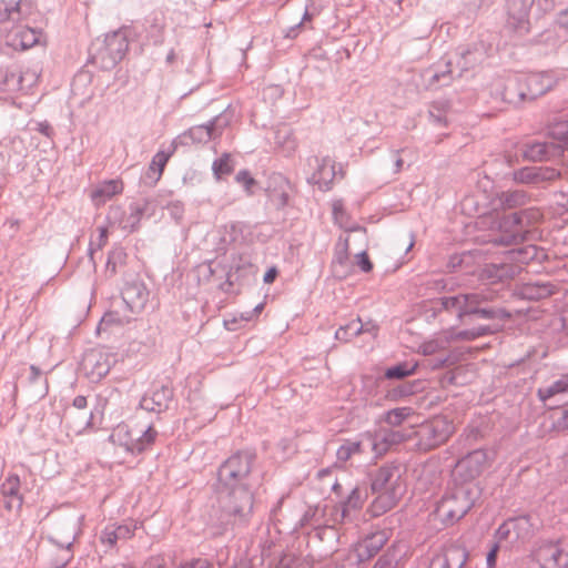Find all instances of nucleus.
Segmentation results:
<instances>
[{
	"label": "nucleus",
	"instance_id": "obj_21",
	"mask_svg": "<svg viewBox=\"0 0 568 568\" xmlns=\"http://www.w3.org/2000/svg\"><path fill=\"white\" fill-rule=\"evenodd\" d=\"M457 69L452 60H443L425 71L429 87H446L457 79Z\"/></svg>",
	"mask_w": 568,
	"mask_h": 568
},
{
	"label": "nucleus",
	"instance_id": "obj_7",
	"mask_svg": "<svg viewBox=\"0 0 568 568\" xmlns=\"http://www.w3.org/2000/svg\"><path fill=\"white\" fill-rule=\"evenodd\" d=\"M496 297L497 291L493 288H484L478 292L469 293V301L465 308V317L477 316L485 320L508 318L509 313L507 311L488 305V303Z\"/></svg>",
	"mask_w": 568,
	"mask_h": 568
},
{
	"label": "nucleus",
	"instance_id": "obj_26",
	"mask_svg": "<svg viewBox=\"0 0 568 568\" xmlns=\"http://www.w3.org/2000/svg\"><path fill=\"white\" fill-rule=\"evenodd\" d=\"M214 140L212 129L206 124L195 125L179 134L173 141L171 146L178 149L179 146H189L193 144L207 143Z\"/></svg>",
	"mask_w": 568,
	"mask_h": 568
},
{
	"label": "nucleus",
	"instance_id": "obj_6",
	"mask_svg": "<svg viewBox=\"0 0 568 568\" xmlns=\"http://www.w3.org/2000/svg\"><path fill=\"white\" fill-rule=\"evenodd\" d=\"M22 12L23 16L20 20L0 26V36H3L4 44L16 51L32 48L40 42L41 38L39 30L19 23L27 16L23 8Z\"/></svg>",
	"mask_w": 568,
	"mask_h": 568
},
{
	"label": "nucleus",
	"instance_id": "obj_2",
	"mask_svg": "<svg viewBox=\"0 0 568 568\" xmlns=\"http://www.w3.org/2000/svg\"><path fill=\"white\" fill-rule=\"evenodd\" d=\"M371 489L376 495L373 508L378 513L392 509L406 491L399 465L386 464L372 477Z\"/></svg>",
	"mask_w": 568,
	"mask_h": 568
},
{
	"label": "nucleus",
	"instance_id": "obj_1",
	"mask_svg": "<svg viewBox=\"0 0 568 568\" xmlns=\"http://www.w3.org/2000/svg\"><path fill=\"white\" fill-rule=\"evenodd\" d=\"M254 458L252 452L239 450L219 467V487L221 493L225 494L222 508L229 520L217 534L225 531L230 524L244 527L251 520L254 505L251 468Z\"/></svg>",
	"mask_w": 568,
	"mask_h": 568
},
{
	"label": "nucleus",
	"instance_id": "obj_44",
	"mask_svg": "<svg viewBox=\"0 0 568 568\" xmlns=\"http://www.w3.org/2000/svg\"><path fill=\"white\" fill-rule=\"evenodd\" d=\"M548 135L559 143L556 146H559L560 151L562 146H568V119L551 123L548 128Z\"/></svg>",
	"mask_w": 568,
	"mask_h": 568
},
{
	"label": "nucleus",
	"instance_id": "obj_19",
	"mask_svg": "<svg viewBox=\"0 0 568 568\" xmlns=\"http://www.w3.org/2000/svg\"><path fill=\"white\" fill-rule=\"evenodd\" d=\"M405 439L403 433L390 428H381L374 434L366 435L367 446L376 456H382L392 446L400 444Z\"/></svg>",
	"mask_w": 568,
	"mask_h": 568
},
{
	"label": "nucleus",
	"instance_id": "obj_14",
	"mask_svg": "<svg viewBox=\"0 0 568 568\" xmlns=\"http://www.w3.org/2000/svg\"><path fill=\"white\" fill-rule=\"evenodd\" d=\"M149 296L146 285L140 280L128 282L121 291L122 302L132 315L140 314L144 310Z\"/></svg>",
	"mask_w": 568,
	"mask_h": 568
},
{
	"label": "nucleus",
	"instance_id": "obj_49",
	"mask_svg": "<svg viewBox=\"0 0 568 568\" xmlns=\"http://www.w3.org/2000/svg\"><path fill=\"white\" fill-rule=\"evenodd\" d=\"M231 121L232 114L225 110L207 122L209 128L212 129L214 140L221 136L223 130L230 125Z\"/></svg>",
	"mask_w": 568,
	"mask_h": 568
},
{
	"label": "nucleus",
	"instance_id": "obj_31",
	"mask_svg": "<svg viewBox=\"0 0 568 568\" xmlns=\"http://www.w3.org/2000/svg\"><path fill=\"white\" fill-rule=\"evenodd\" d=\"M546 257V253L542 248L536 245L529 244L520 248L509 250L506 253V258L515 264H528L529 262L536 261L541 262Z\"/></svg>",
	"mask_w": 568,
	"mask_h": 568
},
{
	"label": "nucleus",
	"instance_id": "obj_32",
	"mask_svg": "<svg viewBox=\"0 0 568 568\" xmlns=\"http://www.w3.org/2000/svg\"><path fill=\"white\" fill-rule=\"evenodd\" d=\"M468 301H469V293L454 295V296H445V297L439 298L435 303L434 308L437 312H442V311L455 312L459 320H464L465 313H466L465 308L468 304Z\"/></svg>",
	"mask_w": 568,
	"mask_h": 568
},
{
	"label": "nucleus",
	"instance_id": "obj_12",
	"mask_svg": "<svg viewBox=\"0 0 568 568\" xmlns=\"http://www.w3.org/2000/svg\"><path fill=\"white\" fill-rule=\"evenodd\" d=\"M307 166L313 170L311 175L307 176L310 184L317 185L322 191H327L332 187L336 171L334 161L329 156H310L307 159Z\"/></svg>",
	"mask_w": 568,
	"mask_h": 568
},
{
	"label": "nucleus",
	"instance_id": "obj_17",
	"mask_svg": "<svg viewBox=\"0 0 568 568\" xmlns=\"http://www.w3.org/2000/svg\"><path fill=\"white\" fill-rule=\"evenodd\" d=\"M535 0H506L508 23L520 34L529 31L528 16Z\"/></svg>",
	"mask_w": 568,
	"mask_h": 568
},
{
	"label": "nucleus",
	"instance_id": "obj_22",
	"mask_svg": "<svg viewBox=\"0 0 568 568\" xmlns=\"http://www.w3.org/2000/svg\"><path fill=\"white\" fill-rule=\"evenodd\" d=\"M495 87L500 100L506 103L518 105L527 101L520 73L507 78L505 82L498 81Z\"/></svg>",
	"mask_w": 568,
	"mask_h": 568
},
{
	"label": "nucleus",
	"instance_id": "obj_60",
	"mask_svg": "<svg viewBox=\"0 0 568 568\" xmlns=\"http://www.w3.org/2000/svg\"><path fill=\"white\" fill-rule=\"evenodd\" d=\"M443 348V343L439 341H428L420 345L424 355H433Z\"/></svg>",
	"mask_w": 568,
	"mask_h": 568
},
{
	"label": "nucleus",
	"instance_id": "obj_5",
	"mask_svg": "<svg viewBox=\"0 0 568 568\" xmlns=\"http://www.w3.org/2000/svg\"><path fill=\"white\" fill-rule=\"evenodd\" d=\"M455 427L445 416H436L423 423L415 432L416 447L418 450L428 452L445 444L454 434Z\"/></svg>",
	"mask_w": 568,
	"mask_h": 568
},
{
	"label": "nucleus",
	"instance_id": "obj_39",
	"mask_svg": "<svg viewBox=\"0 0 568 568\" xmlns=\"http://www.w3.org/2000/svg\"><path fill=\"white\" fill-rule=\"evenodd\" d=\"M366 498V491L358 486L351 489L347 497L341 501L342 517L345 518L352 510H357L363 507Z\"/></svg>",
	"mask_w": 568,
	"mask_h": 568
},
{
	"label": "nucleus",
	"instance_id": "obj_9",
	"mask_svg": "<svg viewBox=\"0 0 568 568\" xmlns=\"http://www.w3.org/2000/svg\"><path fill=\"white\" fill-rule=\"evenodd\" d=\"M115 362V355L109 349L92 348L84 353L81 368L91 382L98 383L108 375Z\"/></svg>",
	"mask_w": 568,
	"mask_h": 568
},
{
	"label": "nucleus",
	"instance_id": "obj_37",
	"mask_svg": "<svg viewBox=\"0 0 568 568\" xmlns=\"http://www.w3.org/2000/svg\"><path fill=\"white\" fill-rule=\"evenodd\" d=\"M556 286L549 282H531L524 285L521 294L528 300H542L555 293Z\"/></svg>",
	"mask_w": 568,
	"mask_h": 568
},
{
	"label": "nucleus",
	"instance_id": "obj_36",
	"mask_svg": "<svg viewBox=\"0 0 568 568\" xmlns=\"http://www.w3.org/2000/svg\"><path fill=\"white\" fill-rule=\"evenodd\" d=\"M133 536V529L128 525H109L101 532L102 544L113 547L118 540L129 539Z\"/></svg>",
	"mask_w": 568,
	"mask_h": 568
},
{
	"label": "nucleus",
	"instance_id": "obj_28",
	"mask_svg": "<svg viewBox=\"0 0 568 568\" xmlns=\"http://www.w3.org/2000/svg\"><path fill=\"white\" fill-rule=\"evenodd\" d=\"M0 491L4 498V507L7 509L21 508L23 499L20 494V478L18 475H8L1 484Z\"/></svg>",
	"mask_w": 568,
	"mask_h": 568
},
{
	"label": "nucleus",
	"instance_id": "obj_20",
	"mask_svg": "<svg viewBox=\"0 0 568 568\" xmlns=\"http://www.w3.org/2000/svg\"><path fill=\"white\" fill-rule=\"evenodd\" d=\"M388 539L387 530H377L366 536L355 547L357 561L364 562L373 558L387 544Z\"/></svg>",
	"mask_w": 568,
	"mask_h": 568
},
{
	"label": "nucleus",
	"instance_id": "obj_16",
	"mask_svg": "<svg viewBox=\"0 0 568 568\" xmlns=\"http://www.w3.org/2000/svg\"><path fill=\"white\" fill-rule=\"evenodd\" d=\"M487 53L483 44H474L458 52L455 61L457 77H473L474 71L486 60Z\"/></svg>",
	"mask_w": 568,
	"mask_h": 568
},
{
	"label": "nucleus",
	"instance_id": "obj_38",
	"mask_svg": "<svg viewBox=\"0 0 568 568\" xmlns=\"http://www.w3.org/2000/svg\"><path fill=\"white\" fill-rule=\"evenodd\" d=\"M367 446L366 436L361 440L346 439L337 449L336 458L339 463H346L353 456L362 454Z\"/></svg>",
	"mask_w": 568,
	"mask_h": 568
},
{
	"label": "nucleus",
	"instance_id": "obj_18",
	"mask_svg": "<svg viewBox=\"0 0 568 568\" xmlns=\"http://www.w3.org/2000/svg\"><path fill=\"white\" fill-rule=\"evenodd\" d=\"M173 399V389L160 386L146 392L140 399V407L150 413L161 414L169 408Z\"/></svg>",
	"mask_w": 568,
	"mask_h": 568
},
{
	"label": "nucleus",
	"instance_id": "obj_15",
	"mask_svg": "<svg viewBox=\"0 0 568 568\" xmlns=\"http://www.w3.org/2000/svg\"><path fill=\"white\" fill-rule=\"evenodd\" d=\"M488 464V455L484 449H475L459 459L456 464V474L464 483H471L478 477Z\"/></svg>",
	"mask_w": 568,
	"mask_h": 568
},
{
	"label": "nucleus",
	"instance_id": "obj_54",
	"mask_svg": "<svg viewBox=\"0 0 568 568\" xmlns=\"http://www.w3.org/2000/svg\"><path fill=\"white\" fill-rule=\"evenodd\" d=\"M235 181L243 186L247 195H252L254 193L253 187L255 186L256 181L254 178H252L247 170L239 171L235 175Z\"/></svg>",
	"mask_w": 568,
	"mask_h": 568
},
{
	"label": "nucleus",
	"instance_id": "obj_45",
	"mask_svg": "<svg viewBox=\"0 0 568 568\" xmlns=\"http://www.w3.org/2000/svg\"><path fill=\"white\" fill-rule=\"evenodd\" d=\"M364 331L361 318L352 320L335 332V338L341 342H348Z\"/></svg>",
	"mask_w": 568,
	"mask_h": 568
},
{
	"label": "nucleus",
	"instance_id": "obj_58",
	"mask_svg": "<svg viewBox=\"0 0 568 568\" xmlns=\"http://www.w3.org/2000/svg\"><path fill=\"white\" fill-rule=\"evenodd\" d=\"M131 321V316L125 315L123 318L119 317L116 313L109 312L105 313L100 322L101 325H112V324H123Z\"/></svg>",
	"mask_w": 568,
	"mask_h": 568
},
{
	"label": "nucleus",
	"instance_id": "obj_63",
	"mask_svg": "<svg viewBox=\"0 0 568 568\" xmlns=\"http://www.w3.org/2000/svg\"><path fill=\"white\" fill-rule=\"evenodd\" d=\"M498 549H499L498 545L495 544L494 547L488 551L487 557H486L487 568L495 567Z\"/></svg>",
	"mask_w": 568,
	"mask_h": 568
},
{
	"label": "nucleus",
	"instance_id": "obj_11",
	"mask_svg": "<svg viewBox=\"0 0 568 568\" xmlns=\"http://www.w3.org/2000/svg\"><path fill=\"white\" fill-rule=\"evenodd\" d=\"M540 568H566L568 566V539L542 542L535 551Z\"/></svg>",
	"mask_w": 568,
	"mask_h": 568
},
{
	"label": "nucleus",
	"instance_id": "obj_24",
	"mask_svg": "<svg viewBox=\"0 0 568 568\" xmlns=\"http://www.w3.org/2000/svg\"><path fill=\"white\" fill-rule=\"evenodd\" d=\"M129 210V214H125L121 207H112L109 213V219L118 223L122 230L133 232L140 224L145 206L140 203H132Z\"/></svg>",
	"mask_w": 568,
	"mask_h": 568
},
{
	"label": "nucleus",
	"instance_id": "obj_48",
	"mask_svg": "<svg viewBox=\"0 0 568 568\" xmlns=\"http://www.w3.org/2000/svg\"><path fill=\"white\" fill-rule=\"evenodd\" d=\"M416 365H410L406 362L398 363L395 366L388 367L384 377L387 379H403L407 376H410L415 373Z\"/></svg>",
	"mask_w": 568,
	"mask_h": 568
},
{
	"label": "nucleus",
	"instance_id": "obj_52",
	"mask_svg": "<svg viewBox=\"0 0 568 568\" xmlns=\"http://www.w3.org/2000/svg\"><path fill=\"white\" fill-rule=\"evenodd\" d=\"M212 170L217 180L230 174L233 171L230 154L224 153L221 158L216 159L212 164Z\"/></svg>",
	"mask_w": 568,
	"mask_h": 568
},
{
	"label": "nucleus",
	"instance_id": "obj_42",
	"mask_svg": "<svg viewBox=\"0 0 568 568\" xmlns=\"http://www.w3.org/2000/svg\"><path fill=\"white\" fill-rule=\"evenodd\" d=\"M568 393V374L561 375L551 384L538 389V397L541 402H546L556 395Z\"/></svg>",
	"mask_w": 568,
	"mask_h": 568
},
{
	"label": "nucleus",
	"instance_id": "obj_43",
	"mask_svg": "<svg viewBox=\"0 0 568 568\" xmlns=\"http://www.w3.org/2000/svg\"><path fill=\"white\" fill-rule=\"evenodd\" d=\"M450 109V103L448 100L440 99L434 101L428 110V115L430 121L437 125H446L447 123V113Z\"/></svg>",
	"mask_w": 568,
	"mask_h": 568
},
{
	"label": "nucleus",
	"instance_id": "obj_35",
	"mask_svg": "<svg viewBox=\"0 0 568 568\" xmlns=\"http://www.w3.org/2000/svg\"><path fill=\"white\" fill-rule=\"evenodd\" d=\"M439 554L448 562L450 568H463L468 559L466 548L455 542L444 546Z\"/></svg>",
	"mask_w": 568,
	"mask_h": 568
},
{
	"label": "nucleus",
	"instance_id": "obj_47",
	"mask_svg": "<svg viewBox=\"0 0 568 568\" xmlns=\"http://www.w3.org/2000/svg\"><path fill=\"white\" fill-rule=\"evenodd\" d=\"M125 261L126 253L124 248L121 246L113 247L108 254L105 272L111 276L114 275L118 271V267L124 265Z\"/></svg>",
	"mask_w": 568,
	"mask_h": 568
},
{
	"label": "nucleus",
	"instance_id": "obj_25",
	"mask_svg": "<svg viewBox=\"0 0 568 568\" xmlns=\"http://www.w3.org/2000/svg\"><path fill=\"white\" fill-rule=\"evenodd\" d=\"M247 225L243 222H231L221 229V243L219 250L226 251L230 245H243L247 243Z\"/></svg>",
	"mask_w": 568,
	"mask_h": 568
},
{
	"label": "nucleus",
	"instance_id": "obj_46",
	"mask_svg": "<svg viewBox=\"0 0 568 568\" xmlns=\"http://www.w3.org/2000/svg\"><path fill=\"white\" fill-rule=\"evenodd\" d=\"M499 199L504 207L515 209L525 205L529 196L525 191L515 190L503 192Z\"/></svg>",
	"mask_w": 568,
	"mask_h": 568
},
{
	"label": "nucleus",
	"instance_id": "obj_57",
	"mask_svg": "<svg viewBox=\"0 0 568 568\" xmlns=\"http://www.w3.org/2000/svg\"><path fill=\"white\" fill-rule=\"evenodd\" d=\"M413 394V387L408 385H400L388 390L386 397L392 400H396L402 397H406Z\"/></svg>",
	"mask_w": 568,
	"mask_h": 568
},
{
	"label": "nucleus",
	"instance_id": "obj_59",
	"mask_svg": "<svg viewBox=\"0 0 568 568\" xmlns=\"http://www.w3.org/2000/svg\"><path fill=\"white\" fill-rule=\"evenodd\" d=\"M170 215L175 220L180 221L184 213L183 204L179 201L170 202L166 206Z\"/></svg>",
	"mask_w": 568,
	"mask_h": 568
},
{
	"label": "nucleus",
	"instance_id": "obj_10",
	"mask_svg": "<svg viewBox=\"0 0 568 568\" xmlns=\"http://www.w3.org/2000/svg\"><path fill=\"white\" fill-rule=\"evenodd\" d=\"M535 531L531 517L524 515L509 518L504 521L496 531L499 541L508 540L510 544H519L529 540Z\"/></svg>",
	"mask_w": 568,
	"mask_h": 568
},
{
	"label": "nucleus",
	"instance_id": "obj_8",
	"mask_svg": "<svg viewBox=\"0 0 568 568\" xmlns=\"http://www.w3.org/2000/svg\"><path fill=\"white\" fill-rule=\"evenodd\" d=\"M128 48V29L121 28L105 34L103 45L99 49L97 58L101 60L103 68L111 69L124 58Z\"/></svg>",
	"mask_w": 568,
	"mask_h": 568
},
{
	"label": "nucleus",
	"instance_id": "obj_33",
	"mask_svg": "<svg viewBox=\"0 0 568 568\" xmlns=\"http://www.w3.org/2000/svg\"><path fill=\"white\" fill-rule=\"evenodd\" d=\"M30 78V83L28 87L32 84L33 81H36V73L24 72L22 73L19 69H7L3 79H2V85L3 90L8 92H16L23 90L26 88L24 81L26 79Z\"/></svg>",
	"mask_w": 568,
	"mask_h": 568
},
{
	"label": "nucleus",
	"instance_id": "obj_51",
	"mask_svg": "<svg viewBox=\"0 0 568 568\" xmlns=\"http://www.w3.org/2000/svg\"><path fill=\"white\" fill-rule=\"evenodd\" d=\"M410 407H397L385 413L384 420L390 426L400 425L412 414Z\"/></svg>",
	"mask_w": 568,
	"mask_h": 568
},
{
	"label": "nucleus",
	"instance_id": "obj_13",
	"mask_svg": "<svg viewBox=\"0 0 568 568\" xmlns=\"http://www.w3.org/2000/svg\"><path fill=\"white\" fill-rule=\"evenodd\" d=\"M527 101H532L551 90L558 77L552 71L520 73Z\"/></svg>",
	"mask_w": 568,
	"mask_h": 568
},
{
	"label": "nucleus",
	"instance_id": "obj_30",
	"mask_svg": "<svg viewBox=\"0 0 568 568\" xmlns=\"http://www.w3.org/2000/svg\"><path fill=\"white\" fill-rule=\"evenodd\" d=\"M158 436V430L149 425L145 429L140 430L139 435L135 434L133 440L124 443L126 445V452L132 455L141 454L154 445Z\"/></svg>",
	"mask_w": 568,
	"mask_h": 568
},
{
	"label": "nucleus",
	"instance_id": "obj_55",
	"mask_svg": "<svg viewBox=\"0 0 568 568\" xmlns=\"http://www.w3.org/2000/svg\"><path fill=\"white\" fill-rule=\"evenodd\" d=\"M397 561L395 550L387 549L375 562L373 568H394Z\"/></svg>",
	"mask_w": 568,
	"mask_h": 568
},
{
	"label": "nucleus",
	"instance_id": "obj_27",
	"mask_svg": "<svg viewBox=\"0 0 568 568\" xmlns=\"http://www.w3.org/2000/svg\"><path fill=\"white\" fill-rule=\"evenodd\" d=\"M560 154L554 142H531L524 145L523 155L528 161H547Z\"/></svg>",
	"mask_w": 568,
	"mask_h": 568
},
{
	"label": "nucleus",
	"instance_id": "obj_62",
	"mask_svg": "<svg viewBox=\"0 0 568 568\" xmlns=\"http://www.w3.org/2000/svg\"><path fill=\"white\" fill-rule=\"evenodd\" d=\"M428 568H450V566L448 565V562L444 559V557L438 552L436 554L430 562H429V566Z\"/></svg>",
	"mask_w": 568,
	"mask_h": 568
},
{
	"label": "nucleus",
	"instance_id": "obj_3",
	"mask_svg": "<svg viewBox=\"0 0 568 568\" xmlns=\"http://www.w3.org/2000/svg\"><path fill=\"white\" fill-rule=\"evenodd\" d=\"M478 488L473 483L449 487L435 508L436 516L446 526L460 520L474 506Z\"/></svg>",
	"mask_w": 568,
	"mask_h": 568
},
{
	"label": "nucleus",
	"instance_id": "obj_61",
	"mask_svg": "<svg viewBox=\"0 0 568 568\" xmlns=\"http://www.w3.org/2000/svg\"><path fill=\"white\" fill-rule=\"evenodd\" d=\"M357 265L364 273H369L373 270V263L371 262L366 252H361L356 255Z\"/></svg>",
	"mask_w": 568,
	"mask_h": 568
},
{
	"label": "nucleus",
	"instance_id": "obj_53",
	"mask_svg": "<svg viewBox=\"0 0 568 568\" xmlns=\"http://www.w3.org/2000/svg\"><path fill=\"white\" fill-rule=\"evenodd\" d=\"M496 332V328L491 325H480L470 329L459 332L458 336L463 339L471 341L481 336L491 335Z\"/></svg>",
	"mask_w": 568,
	"mask_h": 568
},
{
	"label": "nucleus",
	"instance_id": "obj_41",
	"mask_svg": "<svg viewBox=\"0 0 568 568\" xmlns=\"http://www.w3.org/2000/svg\"><path fill=\"white\" fill-rule=\"evenodd\" d=\"M22 1L0 0V24L18 21L22 18Z\"/></svg>",
	"mask_w": 568,
	"mask_h": 568
},
{
	"label": "nucleus",
	"instance_id": "obj_29",
	"mask_svg": "<svg viewBox=\"0 0 568 568\" xmlns=\"http://www.w3.org/2000/svg\"><path fill=\"white\" fill-rule=\"evenodd\" d=\"M520 270V265H517L505 257L500 263L488 264L485 268V274L493 283H497L514 278Z\"/></svg>",
	"mask_w": 568,
	"mask_h": 568
},
{
	"label": "nucleus",
	"instance_id": "obj_23",
	"mask_svg": "<svg viewBox=\"0 0 568 568\" xmlns=\"http://www.w3.org/2000/svg\"><path fill=\"white\" fill-rule=\"evenodd\" d=\"M559 175L554 168L548 166H525L514 171L513 178L517 183L539 184L545 181H552Z\"/></svg>",
	"mask_w": 568,
	"mask_h": 568
},
{
	"label": "nucleus",
	"instance_id": "obj_64",
	"mask_svg": "<svg viewBox=\"0 0 568 568\" xmlns=\"http://www.w3.org/2000/svg\"><path fill=\"white\" fill-rule=\"evenodd\" d=\"M557 23L560 28L568 30V8L559 12Z\"/></svg>",
	"mask_w": 568,
	"mask_h": 568
},
{
	"label": "nucleus",
	"instance_id": "obj_50",
	"mask_svg": "<svg viewBox=\"0 0 568 568\" xmlns=\"http://www.w3.org/2000/svg\"><path fill=\"white\" fill-rule=\"evenodd\" d=\"M135 437V434L133 430L129 429L126 425H118L116 428L112 432L110 435V440L113 444H116L121 447H123L126 450L125 442H131Z\"/></svg>",
	"mask_w": 568,
	"mask_h": 568
},
{
	"label": "nucleus",
	"instance_id": "obj_40",
	"mask_svg": "<svg viewBox=\"0 0 568 568\" xmlns=\"http://www.w3.org/2000/svg\"><path fill=\"white\" fill-rule=\"evenodd\" d=\"M169 158H170V154H166L162 151L158 152L153 156V159L149 165V169L145 172V176H144L145 183L153 185L160 180V178L163 173L164 166L166 165V163L169 161Z\"/></svg>",
	"mask_w": 568,
	"mask_h": 568
},
{
	"label": "nucleus",
	"instance_id": "obj_34",
	"mask_svg": "<svg viewBox=\"0 0 568 568\" xmlns=\"http://www.w3.org/2000/svg\"><path fill=\"white\" fill-rule=\"evenodd\" d=\"M123 190V184L120 180H109L100 183L92 191V200L97 205L103 204L106 200L111 199L113 195L121 193Z\"/></svg>",
	"mask_w": 568,
	"mask_h": 568
},
{
	"label": "nucleus",
	"instance_id": "obj_56",
	"mask_svg": "<svg viewBox=\"0 0 568 568\" xmlns=\"http://www.w3.org/2000/svg\"><path fill=\"white\" fill-rule=\"evenodd\" d=\"M551 429L557 433L568 432V408L560 410L559 415L554 418Z\"/></svg>",
	"mask_w": 568,
	"mask_h": 568
},
{
	"label": "nucleus",
	"instance_id": "obj_4",
	"mask_svg": "<svg viewBox=\"0 0 568 568\" xmlns=\"http://www.w3.org/2000/svg\"><path fill=\"white\" fill-rule=\"evenodd\" d=\"M539 217L540 212L532 207L504 215L499 221V234L491 241L497 245L518 244L526 240L529 233L528 226Z\"/></svg>",
	"mask_w": 568,
	"mask_h": 568
}]
</instances>
